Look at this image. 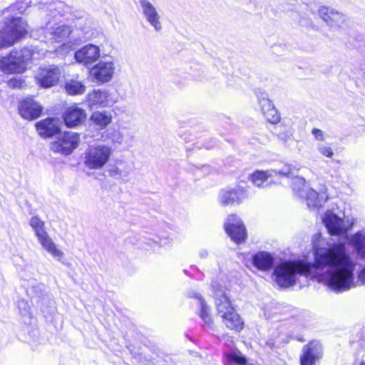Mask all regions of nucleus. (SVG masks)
Here are the masks:
<instances>
[{"mask_svg":"<svg viewBox=\"0 0 365 365\" xmlns=\"http://www.w3.org/2000/svg\"><path fill=\"white\" fill-rule=\"evenodd\" d=\"M344 242H339L327 247L317 249L314 252V262L302 259L287 260L279 264L274 270L276 283L282 288H289L296 283V276L308 277L313 268H339L354 264Z\"/></svg>","mask_w":365,"mask_h":365,"instance_id":"1","label":"nucleus"},{"mask_svg":"<svg viewBox=\"0 0 365 365\" xmlns=\"http://www.w3.org/2000/svg\"><path fill=\"white\" fill-rule=\"evenodd\" d=\"M44 54V50L34 46H26L19 51L14 50L0 59V70L5 73H23L30 61L39 59Z\"/></svg>","mask_w":365,"mask_h":365,"instance_id":"2","label":"nucleus"},{"mask_svg":"<svg viewBox=\"0 0 365 365\" xmlns=\"http://www.w3.org/2000/svg\"><path fill=\"white\" fill-rule=\"evenodd\" d=\"M215 303L217 313L225 327L235 333L240 332L245 327L244 321L227 295L225 292L215 293Z\"/></svg>","mask_w":365,"mask_h":365,"instance_id":"3","label":"nucleus"},{"mask_svg":"<svg viewBox=\"0 0 365 365\" xmlns=\"http://www.w3.org/2000/svg\"><path fill=\"white\" fill-rule=\"evenodd\" d=\"M355 264L333 269L329 275L328 284L334 291H346L351 287L354 278Z\"/></svg>","mask_w":365,"mask_h":365,"instance_id":"4","label":"nucleus"},{"mask_svg":"<svg viewBox=\"0 0 365 365\" xmlns=\"http://www.w3.org/2000/svg\"><path fill=\"white\" fill-rule=\"evenodd\" d=\"M110 154L111 150L107 145L90 146L85 153L84 164L91 170L101 169L108 163Z\"/></svg>","mask_w":365,"mask_h":365,"instance_id":"5","label":"nucleus"},{"mask_svg":"<svg viewBox=\"0 0 365 365\" xmlns=\"http://www.w3.org/2000/svg\"><path fill=\"white\" fill-rule=\"evenodd\" d=\"M223 228L227 235L237 245L243 244L247 241V228L237 214L232 213L227 215Z\"/></svg>","mask_w":365,"mask_h":365,"instance_id":"6","label":"nucleus"},{"mask_svg":"<svg viewBox=\"0 0 365 365\" xmlns=\"http://www.w3.org/2000/svg\"><path fill=\"white\" fill-rule=\"evenodd\" d=\"M29 225L34 229L41 246L53 257L61 258L63 253L56 247L54 242L49 237L45 229V222L38 216H34L31 218Z\"/></svg>","mask_w":365,"mask_h":365,"instance_id":"7","label":"nucleus"},{"mask_svg":"<svg viewBox=\"0 0 365 365\" xmlns=\"http://www.w3.org/2000/svg\"><path fill=\"white\" fill-rule=\"evenodd\" d=\"M62 74L61 69L56 65L39 67L35 73L36 83L43 88H49L58 84Z\"/></svg>","mask_w":365,"mask_h":365,"instance_id":"8","label":"nucleus"},{"mask_svg":"<svg viewBox=\"0 0 365 365\" xmlns=\"http://www.w3.org/2000/svg\"><path fill=\"white\" fill-rule=\"evenodd\" d=\"M248 198V192L245 187L237 185L220 190L219 202L225 207L239 205Z\"/></svg>","mask_w":365,"mask_h":365,"instance_id":"9","label":"nucleus"},{"mask_svg":"<svg viewBox=\"0 0 365 365\" xmlns=\"http://www.w3.org/2000/svg\"><path fill=\"white\" fill-rule=\"evenodd\" d=\"M80 135L77 133L66 131L51 143V150L54 153L63 155L71 154L79 144Z\"/></svg>","mask_w":365,"mask_h":365,"instance_id":"10","label":"nucleus"},{"mask_svg":"<svg viewBox=\"0 0 365 365\" xmlns=\"http://www.w3.org/2000/svg\"><path fill=\"white\" fill-rule=\"evenodd\" d=\"M323 357V347L316 341L311 340L303 346L299 356L300 365H316Z\"/></svg>","mask_w":365,"mask_h":365,"instance_id":"11","label":"nucleus"},{"mask_svg":"<svg viewBox=\"0 0 365 365\" xmlns=\"http://www.w3.org/2000/svg\"><path fill=\"white\" fill-rule=\"evenodd\" d=\"M45 38L51 42H63L70 36H73L75 31L71 26L51 23H48L44 29Z\"/></svg>","mask_w":365,"mask_h":365,"instance_id":"12","label":"nucleus"},{"mask_svg":"<svg viewBox=\"0 0 365 365\" xmlns=\"http://www.w3.org/2000/svg\"><path fill=\"white\" fill-rule=\"evenodd\" d=\"M141 14L156 32L162 30L161 17L157 8L148 0H138Z\"/></svg>","mask_w":365,"mask_h":365,"instance_id":"13","label":"nucleus"},{"mask_svg":"<svg viewBox=\"0 0 365 365\" xmlns=\"http://www.w3.org/2000/svg\"><path fill=\"white\" fill-rule=\"evenodd\" d=\"M19 115L25 120H33L41 116L43 107L31 98H26L19 102Z\"/></svg>","mask_w":365,"mask_h":365,"instance_id":"14","label":"nucleus"},{"mask_svg":"<svg viewBox=\"0 0 365 365\" xmlns=\"http://www.w3.org/2000/svg\"><path fill=\"white\" fill-rule=\"evenodd\" d=\"M115 68L112 61H102L95 65L90 71V74L97 82H108L112 78Z\"/></svg>","mask_w":365,"mask_h":365,"instance_id":"15","label":"nucleus"},{"mask_svg":"<svg viewBox=\"0 0 365 365\" xmlns=\"http://www.w3.org/2000/svg\"><path fill=\"white\" fill-rule=\"evenodd\" d=\"M319 15L329 26L339 27L346 21V16L342 13L327 6H320Z\"/></svg>","mask_w":365,"mask_h":365,"instance_id":"16","label":"nucleus"},{"mask_svg":"<svg viewBox=\"0 0 365 365\" xmlns=\"http://www.w3.org/2000/svg\"><path fill=\"white\" fill-rule=\"evenodd\" d=\"M100 57V49L97 46L88 44L75 53L76 60L86 66L91 65Z\"/></svg>","mask_w":365,"mask_h":365,"instance_id":"17","label":"nucleus"},{"mask_svg":"<svg viewBox=\"0 0 365 365\" xmlns=\"http://www.w3.org/2000/svg\"><path fill=\"white\" fill-rule=\"evenodd\" d=\"M35 127L38 134L43 138H51L61 131L60 128L55 123V118L51 117L36 122Z\"/></svg>","mask_w":365,"mask_h":365,"instance_id":"18","label":"nucleus"},{"mask_svg":"<svg viewBox=\"0 0 365 365\" xmlns=\"http://www.w3.org/2000/svg\"><path fill=\"white\" fill-rule=\"evenodd\" d=\"M86 117L85 110L77 106L68 107L63 114V119L68 128L80 125Z\"/></svg>","mask_w":365,"mask_h":365,"instance_id":"19","label":"nucleus"},{"mask_svg":"<svg viewBox=\"0 0 365 365\" xmlns=\"http://www.w3.org/2000/svg\"><path fill=\"white\" fill-rule=\"evenodd\" d=\"M259 103L262 114L269 123L277 124L280 121V114L275 108L271 100L266 96H260L259 98Z\"/></svg>","mask_w":365,"mask_h":365,"instance_id":"20","label":"nucleus"},{"mask_svg":"<svg viewBox=\"0 0 365 365\" xmlns=\"http://www.w3.org/2000/svg\"><path fill=\"white\" fill-rule=\"evenodd\" d=\"M324 223L331 235L339 236L346 232L344 220L334 213L327 214Z\"/></svg>","mask_w":365,"mask_h":365,"instance_id":"21","label":"nucleus"},{"mask_svg":"<svg viewBox=\"0 0 365 365\" xmlns=\"http://www.w3.org/2000/svg\"><path fill=\"white\" fill-rule=\"evenodd\" d=\"M327 200L328 196L325 192L319 193L312 188H308L305 191L306 203L311 210L321 209Z\"/></svg>","mask_w":365,"mask_h":365,"instance_id":"22","label":"nucleus"},{"mask_svg":"<svg viewBox=\"0 0 365 365\" xmlns=\"http://www.w3.org/2000/svg\"><path fill=\"white\" fill-rule=\"evenodd\" d=\"M274 263V259L271 254L266 252H258L252 257L253 265L261 271L269 270Z\"/></svg>","mask_w":365,"mask_h":365,"instance_id":"23","label":"nucleus"},{"mask_svg":"<svg viewBox=\"0 0 365 365\" xmlns=\"http://www.w3.org/2000/svg\"><path fill=\"white\" fill-rule=\"evenodd\" d=\"M90 120L98 129L103 130L113 120L112 114L108 111H94L91 113Z\"/></svg>","mask_w":365,"mask_h":365,"instance_id":"24","label":"nucleus"},{"mask_svg":"<svg viewBox=\"0 0 365 365\" xmlns=\"http://www.w3.org/2000/svg\"><path fill=\"white\" fill-rule=\"evenodd\" d=\"M222 357L225 364L246 365L247 362L246 356L237 349L232 352L223 353Z\"/></svg>","mask_w":365,"mask_h":365,"instance_id":"25","label":"nucleus"},{"mask_svg":"<svg viewBox=\"0 0 365 365\" xmlns=\"http://www.w3.org/2000/svg\"><path fill=\"white\" fill-rule=\"evenodd\" d=\"M91 21L86 17L81 16L76 19L74 26L76 31H80L81 33L73 34V36L71 38L74 40L81 39L86 37V35L88 34Z\"/></svg>","mask_w":365,"mask_h":365,"instance_id":"26","label":"nucleus"},{"mask_svg":"<svg viewBox=\"0 0 365 365\" xmlns=\"http://www.w3.org/2000/svg\"><path fill=\"white\" fill-rule=\"evenodd\" d=\"M272 177H273L272 172L257 170L250 174L249 179L256 186L262 187Z\"/></svg>","mask_w":365,"mask_h":365,"instance_id":"27","label":"nucleus"},{"mask_svg":"<svg viewBox=\"0 0 365 365\" xmlns=\"http://www.w3.org/2000/svg\"><path fill=\"white\" fill-rule=\"evenodd\" d=\"M65 88L66 91H84L86 90V86L83 82L74 79L68 80Z\"/></svg>","mask_w":365,"mask_h":365,"instance_id":"28","label":"nucleus"},{"mask_svg":"<svg viewBox=\"0 0 365 365\" xmlns=\"http://www.w3.org/2000/svg\"><path fill=\"white\" fill-rule=\"evenodd\" d=\"M354 245L358 255L365 257V239L361 235H356Z\"/></svg>","mask_w":365,"mask_h":365,"instance_id":"29","label":"nucleus"},{"mask_svg":"<svg viewBox=\"0 0 365 365\" xmlns=\"http://www.w3.org/2000/svg\"><path fill=\"white\" fill-rule=\"evenodd\" d=\"M10 89H26V81L21 78H12L7 82Z\"/></svg>","mask_w":365,"mask_h":365,"instance_id":"30","label":"nucleus"},{"mask_svg":"<svg viewBox=\"0 0 365 365\" xmlns=\"http://www.w3.org/2000/svg\"><path fill=\"white\" fill-rule=\"evenodd\" d=\"M200 316L205 323L210 324L212 322V316L210 313L209 307L205 303L201 304Z\"/></svg>","mask_w":365,"mask_h":365,"instance_id":"31","label":"nucleus"},{"mask_svg":"<svg viewBox=\"0 0 365 365\" xmlns=\"http://www.w3.org/2000/svg\"><path fill=\"white\" fill-rule=\"evenodd\" d=\"M312 133L314 135V138L317 140H321V141H323L324 140V132L321 129L314 128L312 130Z\"/></svg>","mask_w":365,"mask_h":365,"instance_id":"32","label":"nucleus"},{"mask_svg":"<svg viewBox=\"0 0 365 365\" xmlns=\"http://www.w3.org/2000/svg\"><path fill=\"white\" fill-rule=\"evenodd\" d=\"M320 153L327 158H331L334 155V152L330 147H323L320 148Z\"/></svg>","mask_w":365,"mask_h":365,"instance_id":"33","label":"nucleus"},{"mask_svg":"<svg viewBox=\"0 0 365 365\" xmlns=\"http://www.w3.org/2000/svg\"><path fill=\"white\" fill-rule=\"evenodd\" d=\"M359 279L363 284H365V267L359 272Z\"/></svg>","mask_w":365,"mask_h":365,"instance_id":"34","label":"nucleus"},{"mask_svg":"<svg viewBox=\"0 0 365 365\" xmlns=\"http://www.w3.org/2000/svg\"><path fill=\"white\" fill-rule=\"evenodd\" d=\"M269 183H270V184H272V183H273V184H277V182H276V181H273V180H271V181L269 182Z\"/></svg>","mask_w":365,"mask_h":365,"instance_id":"35","label":"nucleus"},{"mask_svg":"<svg viewBox=\"0 0 365 365\" xmlns=\"http://www.w3.org/2000/svg\"><path fill=\"white\" fill-rule=\"evenodd\" d=\"M69 93L71 95H76V94H79L80 93L73 92V93Z\"/></svg>","mask_w":365,"mask_h":365,"instance_id":"36","label":"nucleus"},{"mask_svg":"<svg viewBox=\"0 0 365 365\" xmlns=\"http://www.w3.org/2000/svg\"><path fill=\"white\" fill-rule=\"evenodd\" d=\"M278 175H279V176H281V177H282V176H284V174H283V173H278Z\"/></svg>","mask_w":365,"mask_h":365,"instance_id":"37","label":"nucleus"},{"mask_svg":"<svg viewBox=\"0 0 365 365\" xmlns=\"http://www.w3.org/2000/svg\"><path fill=\"white\" fill-rule=\"evenodd\" d=\"M360 365H365V361H361V362L360 363Z\"/></svg>","mask_w":365,"mask_h":365,"instance_id":"38","label":"nucleus"}]
</instances>
